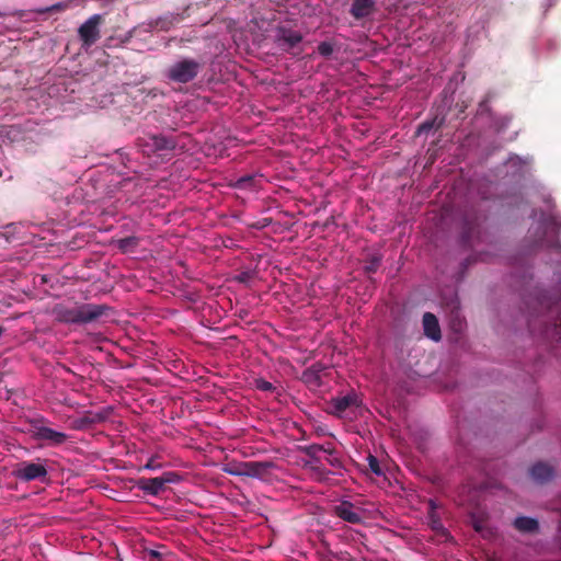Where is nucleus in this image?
Listing matches in <instances>:
<instances>
[{"label": "nucleus", "instance_id": "1", "mask_svg": "<svg viewBox=\"0 0 561 561\" xmlns=\"http://www.w3.org/2000/svg\"><path fill=\"white\" fill-rule=\"evenodd\" d=\"M105 312V307L99 305H82L72 308L59 307L57 317L59 320L69 323H87L91 322Z\"/></svg>", "mask_w": 561, "mask_h": 561}, {"label": "nucleus", "instance_id": "2", "mask_svg": "<svg viewBox=\"0 0 561 561\" xmlns=\"http://www.w3.org/2000/svg\"><path fill=\"white\" fill-rule=\"evenodd\" d=\"M197 62L193 60H182L170 68L169 77L178 82H187L197 75Z\"/></svg>", "mask_w": 561, "mask_h": 561}, {"label": "nucleus", "instance_id": "3", "mask_svg": "<svg viewBox=\"0 0 561 561\" xmlns=\"http://www.w3.org/2000/svg\"><path fill=\"white\" fill-rule=\"evenodd\" d=\"M101 15L94 14L88 19L79 28V35L83 44L87 46L95 43L100 36L99 24Z\"/></svg>", "mask_w": 561, "mask_h": 561}, {"label": "nucleus", "instance_id": "4", "mask_svg": "<svg viewBox=\"0 0 561 561\" xmlns=\"http://www.w3.org/2000/svg\"><path fill=\"white\" fill-rule=\"evenodd\" d=\"M16 477L24 481L45 478L47 469L42 462H24L16 470Z\"/></svg>", "mask_w": 561, "mask_h": 561}, {"label": "nucleus", "instance_id": "5", "mask_svg": "<svg viewBox=\"0 0 561 561\" xmlns=\"http://www.w3.org/2000/svg\"><path fill=\"white\" fill-rule=\"evenodd\" d=\"M34 435L37 439L44 440L50 445H60L66 442L67 435L46 426L35 428Z\"/></svg>", "mask_w": 561, "mask_h": 561}, {"label": "nucleus", "instance_id": "6", "mask_svg": "<svg viewBox=\"0 0 561 561\" xmlns=\"http://www.w3.org/2000/svg\"><path fill=\"white\" fill-rule=\"evenodd\" d=\"M359 407L360 401L356 394H348L333 400L334 412L339 415L346 414L348 410L354 412Z\"/></svg>", "mask_w": 561, "mask_h": 561}, {"label": "nucleus", "instance_id": "7", "mask_svg": "<svg viewBox=\"0 0 561 561\" xmlns=\"http://www.w3.org/2000/svg\"><path fill=\"white\" fill-rule=\"evenodd\" d=\"M168 482H171V480L167 479V478H160V477L159 478L140 479L138 482V486L140 490H142L144 492H146L148 494L157 495L163 490L164 484Z\"/></svg>", "mask_w": 561, "mask_h": 561}, {"label": "nucleus", "instance_id": "8", "mask_svg": "<svg viewBox=\"0 0 561 561\" xmlns=\"http://www.w3.org/2000/svg\"><path fill=\"white\" fill-rule=\"evenodd\" d=\"M272 468H274L272 462L248 461V469L244 472L250 478L265 479Z\"/></svg>", "mask_w": 561, "mask_h": 561}, {"label": "nucleus", "instance_id": "9", "mask_svg": "<svg viewBox=\"0 0 561 561\" xmlns=\"http://www.w3.org/2000/svg\"><path fill=\"white\" fill-rule=\"evenodd\" d=\"M335 513L342 519L348 523H359L362 519L359 511L348 502H343L335 507Z\"/></svg>", "mask_w": 561, "mask_h": 561}, {"label": "nucleus", "instance_id": "10", "mask_svg": "<svg viewBox=\"0 0 561 561\" xmlns=\"http://www.w3.org/2000/svg\"><path fill=\"white\" fill-rule=\"evenodd\" d=\"M423 328L425 335L433 341L440 340V329L437 318L433 313H425L423 317Z\"/></svg>", "mask_w": 561, "mask_h": 561}, {"label": "nucleus", "instance_id": "11", "mask_svg": "<svg viewBox=\"0 0 561 561\" xmlns=\"http://www.w3.org/2000/svg\"><path fill=\"white\" fill-rule=\"evenodd\" d=\"M174 147L173 141L167 139L163 136H150L145 144L144 152L150 153L156 150L172 149Z\"/></svg>", "mask_w": 561, "mask_h": 561}, {"label": "nucleus", "instance_id": "12", "mask_svg": "<svg viewBox=\"0 0 561 561\" xmlns=\"http://www.w3.org/2000/svg\"><path fill=\"white\" fill-rule=\"evenodd\" d=\"M374 5L375 0H354L351 13L355 19H362L371 13Z\"/></svg>", "mask_w": 561, "mask_h": 561}, {"label": "nucleus", "instance_id": "13", "mask_svg": "<svg viewBox=\"0 0 561 561\" xmlns=\"http://www.w3.org/2000/svg\"><path fill=\"white\" fill-rule=\"evenodd\" d=\"M553 469L547 463L538 462L530 469L531 478L537 482H546L553 477Z\"/></svg>", "mask_w": 561, "mask_h": 561}, {"label": "nucleus", "instance_id": "14", "mask_svg": "<svg viewBox=\"0 0 561 561\" xmlns=\"http://www.w3.org/2000/svg\"><path fill=\"white\" fill-rule=\"evenodd\" d=\"M514 526L523 533H534L538 529V522L535 518L520 516L515 518Z\"/></svg>", "mask_w": 561, "mask_h": 561}, {"label": "nucleus", "instance_id": "15", "mask_svg": "<svg viewBox=\"0 0 561 561\" xmlns=\"http://www.w3.org/2000/svg\"><path fill=\"white\" fill-rule=\"evenodd\" d=\"M280 41L284 42L288 47H294L296 44H298L301 41V36L297 32L293 31H283Z\"/></svg>", "mask_w": 561, "mask_h": 561}, {"label": "nucleus", "instance_id": "16", "mask_svg": "<svg viewBox=\"0 0 561 561\" xmlns=\"http://www.w3.org/2000/svg\"><path fill=\"white\" fill-rule=\"evenodd\" d=\"M248 469V462H240L236 465H229L225 468V472L231 476L247 477L245 472Z\"/></svg>", "mask_w": 561, "mask_h": 561}, {"label": "nucleus", "instance_id": "17", "mask_svg": "<svg viewBox=\"0 0 561 561\" xmlns=\"http://www.w3.org/2000/svg\"><path fill=\"white\" fill-rule=\"evenodd\" d=\"M367 461H368V466H369V469L376 474V476H381L382 474V470L379 466V462H378V459L373 456V455H368L367 457Z\"/></svg>", "mask_w": 561, "mask_h": 561}, {"label": "nucleus", "instance_id": "18", "mask_svg": "<svg viewBox=\"0 0 561 561\" xmlns=\"http://www.w3.org/2000/svg\"><path fill=\"white\" fill-rule=\"evenodd\" d=\"M318 51L322 56H329L332 54L333 47L330 43L323 42V43L319 44Z\"/></svg>", "mask_w": 561, "mask_h": 561}, {"label": "nucleus", "instance_id": "19", "mask_svg": "<svg viewBox=\"0 0 561 561\" xmlns=\"http://www.w3.org/2000/svg\"><path fill=\"white\" fill-rule=\"evenodd\" d=\"M433 127L432 123H424L417 128V134H423L430 130Z\"/></svg>", "mask_w": 561, "mask_h": 561}, {"label": "nucleus", "instance_id": "20", "mask_svg": "<svg viewBox=\"0 0 561 561\" xmlns=\"http://www.w3.org/2000/svg\"><path fill=\"white\" fill-rule=\"evenodd\" d=\"M259 388H261L262 390H270L272 388V385L267 381H261L259 383Z\"/></svg>", "mask_w": 561, "mask_h": 561}, {"label": "nucleus", "instance_id": "21", "mask_svg": "<svg viewBox=\"0 0 561 561\" xmlns=\"http://www.w3.org/2000/svg\"><path fill=\"white\" fill-rule=\"evenodd\" d=\"M473 526H474V529H476L477 531H479V533H482V531H483V526H482L481 522H479V520H474V522H473Z\"/></svg>", "mask_w": 561, "mask_h": 561}, {"label": "nucleus", "instance_id": "22", "mask_svg": "<svg viewBox=\"0 0 561 561\" xmlns=\"http://www.w3.org/2000/svg\"><path fill=\"white\" fill-rule=\"evenodd\" d=\"M519 158L518 157H515V158H511V162L515 163L516 160H518Z\"/></svg>", "mask_w": 561, "mask_h": 561}]
</instances>
